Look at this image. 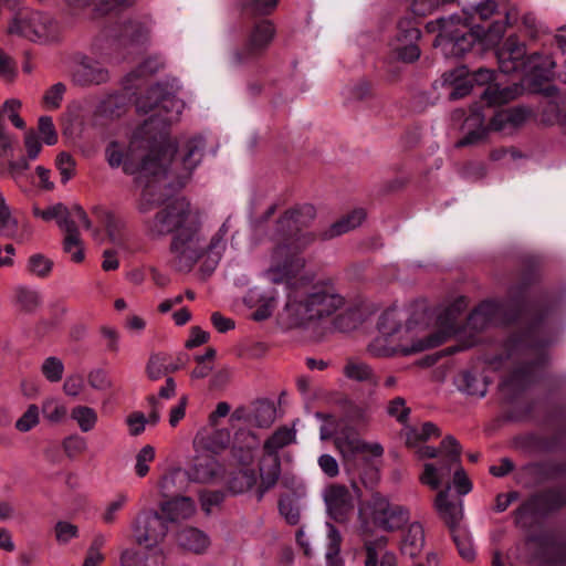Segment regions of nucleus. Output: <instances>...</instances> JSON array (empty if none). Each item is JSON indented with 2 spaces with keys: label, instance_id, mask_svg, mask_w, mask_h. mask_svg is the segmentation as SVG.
<instances>
[{
  "label": "nucleus",
  "instance_id": "f257e3e1",
  "mask_svg": "<svg viewBox=\"0 0 566 566\" xmlns=\"http://www.w3.org/2000/svg\"><path fill=\"white\" fill-rule=\"evenodd\" d=\"M229 219L206 241L201 213L186 198H175L146 222L147 235L160 239L171 234L169 245L175 268L189 272L201 261L202 269L212 272L227 249Z\"/></svg>",
  "mask_w": 566,
  "mask_h": 566
},
{
  "label": "nucleus",
  "instance_id": "f03ea898",
  "mask_svg": "<svg viewBox=\"0 0 566 566\" xmlns=\"http://www.w3.org/2000/svg\"><path fill=\"white\" fill-rule=\"evenodd\" d=\"M464 307L460 298L437 314L424 304L417 305L407 317L398 308H388L379 317L377 336L368 352L375 357L409 356L437 347L458 332V316Z\"/></svg>",
  "mask_w": 566,
  "mask_h": 566
},
{
  "label": "nucleus",
  "instance_id": "7ed1b4c3",
  "mask_svg": "<svg viewBox=\"0 0 566 566\" xmlns=\"http://www.w3.org/2000/svg\"><path fill=\"white\" fill-rule=\"evenodd\" d=\"M154 119L144 122L133 134L129 142L112 140L105 148V159L111 168L122 167L126 175L134 176L135 182L143 189L139 209L149 211L163 201L161 188L175 182L182 186L187 179H178L171 172L172 155L150 135Z\"/></svg>",
  "mask_w": 566,
  "mask_h": 566
},
{
  "label": "nucleus",
  "instance_id": "20e7f679",
  "mask_svg": "<svg viewBox=\"0 0 566 566\" xmlns=\"http://www.w3.org/2000/svg\"><path fill=\"white\" fill-rule=\"evenodd\" d=\"M182 106L181 101L161 84L151 86L147 94L140 96L136 102L139 113L151 112V115L145 120L154 119L150 135L156 136L157 142L165 148V155L167 153L172 155L171 172L180 180L191 176L193 169L200 164L205 149V140L201 137L186 139L177 145L169 140L167 127L178 119Z\"/></svg>",
  "mask_w": 566,
  "mask_h": 566
},
{
  "label": "nucleus",
  "instance_id": "39448f33",
  "mask_svg": "<svg viewBox=\"0 0 566 566\" xmlns=\"http://www.w3.org/2000/svg\"><path fill=\"white\" fill-rule=\"evenodd\" d=\"M496 8L494 0H482L463 8V22L458 15L440 19L441 28L436 45L441 48L446 56L461 57L478 41H484L486 44L496 43L505 31V24H513L516 21V9L506 12L505 23L494 22L488 30L474 24L476 17L480 20H488L494 14Z\"/></svg>",
  "mask_w": 566,
  "mask_h": 566
},
{
  "label": "nucleus",
  "instance_id": "423d86ee",
  "mask_svg": "<svg viewBox=\"0 0 566 566\" xmlns=\"http://www.w3.org/2000/svg\"><path fill=\"white\" fill-rule=\"evenodd\" d=\"M312 205L286 211L275 223L271 240L276 243L271 254L268 275L273 282H281L293 276L304 266L298 253L312 244L315 235L304 231L315 218Z\"/></svg>",
  "mask_w": 566,
  "mask_h": 566
},
{
  "label": "nucleus",
  "instance_id": "0eeeda50",
  "mask_svg": "<svg viewBox=\"0 0 566 566\" xmlns=\"http://www.w3.org/2000/svg\"><path fill=\"white\" fill-rule=\"evenodd\" d=\"M345 305L344 296L331 282H319L289 295L281 314L287 328L311 329Z\"/></svg>",
  "mask_w": 566,
  "mask_h": 566
},
{
  "label": "nucleus",
  "instance_id": "6e6552de",
  "mask_svg": "<svg viewBox=\"0 0 566 566\" xmlns=\"http://www.w3.org/2000/svg\"><path fill=\"white\" fill-rule=\"evenodd\" d=\"M439 436L440 430L433 422H424L420 428H406V443L409 448L416 449L419 459H433L442 454L439 465L424 463L419 475L420 483L431 490H439L442 486L444 480L450 476L452 467L460 463L461 457V446L452 436L446 437L439 449L424 444L426 441Z\"/></svg>",
  "mask_w": 566,
  "mask_h": 566
},
{
  "label": "nucleus",
  "instance_id": "1a4fd4ad",
  "mask_svg": "<svg viewBox=\"0 0 566 566\" xmlns=\"http://www.w3.org/2000/svg\"><path fill=\"white\" fill-rule=\"evenodd\" d=\"M8 32L41 44L55 42L61 34L59 23L50 14L32 10L18 12Z\"/></svg>",
  "mask_w": 566,
  "mask_h": 566
},
{
  "label": "nucleus",
  "instance_id": "9d476101",
  "mask_svg": "<svg viewBox=\"0 0 566 566\" xmlns=\"http://www.w3.org/2000/svg\"><path fill=\"white\" fill-rule=\"evenodd\" d=\"M275 33V27L271 21L262 20L255 23L243 46L231 52L229 63L232 66H241L256 62L272 43Z\"/></svg>",
  "mask_w": 566,
  "mask_h": 566
},
{
  "label": "nucleus",
  "instance_id": "9b49d317",
  "mask_svg": "<svg viewBox=\"0 0 566 566\" xmlns=\"http://www.w3.org/2000/svg\"><path fill=\"white\" fill-rule=\"evenodd\" d=\"M334 443L342 455L345 470L348 472L356 470L357 460L364 459L366 454L381 457L384 453V448L379 443H368L353 430L340 431L335 437Z\"/></svg>",
  "mask_w": 566,
  "mask_h": 566
},
{
  "label": "nucleus",
  "instance_id": "f8f14e48",
  "mask_svg": "<svg viewBox=\"0 0 566 566\" xmlns=\"http://www.w3.org/2000/svg\"><path fill=\"white\" fill-rule=\"evenodd\" d=\"M421 32L411 20H402L398 24L395 38L390 41V55L397 61L412 63L420 56L418 41Z\"/></svg>",
  "mask_w": 566,
  "mask_h": 566
},
{
  "label": "nucleus",
  "instance_id": "ddd939ff",
  "mask_svg": "<svg viewBox=\"0 0 566 566\" xmlns=\"http://www.w3.org/2000/svg\"><path fill=\"white\" fill-rule=\"evenodd\" d=\"M133 533L139 545L156 546L168 533L167 521L154 510L143 511L136 517Z\"/></svg>",
  "mask_w": 566,
  "mask_h": 566
},
{
  "label": "nucleus",
  "instance_id": "4468645a",
  "mask_svg": "<svg viewBox=\"0 0 566 566\" xmlns=\"http://www.w3.org/2000/svg\"><path fill=\"white\" fill-rule=\"evenodd\" d=\"M373 520L385 531H396L409 520V511L400 505L390 504L387 499L376 494L371 500Z\"/></svg>",
  "mask_w": 566,
  "mask_h": 566
},
{
  "label": "nucleus",
  "instance_id": "2eb2a0df",
  "mask_svg": "<svg viewBox=\"0 0 566 566\" xmlns=\"http://www.w3.org/2000/svg\"><path fill=\"white\" fill-rule=\"evenodd\" d=\"M512 352H522L527 357H536V361L528 363L526 366L517 369L511 377V384H517L522 380H531L535 369L545 360V353L542 346L533 340L532 335H527L522 339H512L510 342Z\"/></svg>",
  "mask_w": 566,
  "mask_h": 566
},
{
  "label": "nucleus",
  "instance_id": "dca6fc26",
  "mask_svg": "<svg viewBox=\"0 0 566 566\" xmlns=\"http://www.w3.org/2000/svg\"><path fill=\"white\" fill-rule=\"evenodd\" d=\"M109 80L108 70L96 59L82 56L72 71L74 84L83 87L101 85Z\"/></svg>",
  "mask_w": 566,
  "mask_h": 566
},
{
  "label": "nucleus",
  "instance_id": "f3484780",
  "mask_svg": "<svg viewBox=\"0 0 566 566\" xmlns=\"http://www.w3.org/2000/svg\"><path fill=\"white\" fill-rule=\"evenodd\" d=\"M499 67L505 74L521 72L526 67L525 45L515 36H509L496 53Z\"/></svg>",
  "mask_w": 566,
  "mask_h": 566
},
{
  "label": "nucleus",
  "instance_id": "a211bd4d",
  "mask_svg": "<svg viewBox=\"0 0 566 566\" xmlns=\"http://www.w3.org/2000/svg\"><path fill=\"white\" fill-rule=\"evenodd\" d=\"M450 484H447L444 490L438 492L434 500V507L439 516L448 525L451 534L461 531V522L463 518V502H451L449 500Z\"/></svg>",
  "mask_w": 566,
  "mask_h": 566
},
{
  "label": "nucleus",
  "instance_id": "6ab92c4d",
  "mask_svg": "<svg viewBox=\"0 0 566 566\" xmlns=\"http://www.w3.org/2000/svg\"><path fill=\"white\" fill-rule=\"evenodd\" d=\"M470 76L472 78V84L476 83L479 85H485L488 86L484 88V91L481 94V98L485 104L489 106L495 105V104H503L509 102L514 97V92L510 87H500L497 84H492L491 81L493 80L494 73L493 71L489 69H479L474 73H470Z\"/></svg>",
  "mask_w": 566,
  "mask_h": 566
},
{
  "label": "nucleus",
  "instance_id": "aec40b11",
  "mask_svg": "<svg viewBox=\"0 0 566 566\" xmlns=\"http://www.w3.org/2000/svg\"><path fill=\"white\" fill-rule=\"evenodd\" d=\"M324 501L328 514L335 521H344L346 514L353 510V497L344 485L333 484L324 490Z\"/></svg>",
  "mask_w": 566,
  "mask_h": 566
},
{
  "label": "nucleus",
  "instance_id": "412c9836",
  "mask_svg": "<svg viewBox=\"0 0 566 566\" xmlns=\"http://www.w3.org/2000/svg\"><path fill=\"white\" fill-rule=\"evenodd\" d=\"M388 539L379 536L374 539H365L364 548L366 558L365 566H397V556L387 549Z\"/></svg>",
  "mask_w": 566,
  "mask_h": 566
},
{
  "label": "nucleus",
  "instance_id": "4be33fe9",
  "mask_svg": "<svg viewBox=\"0 0 566 566\" xmlns=\"http://www.w3.org/2000/svg\"><path fill=\"white\" fill-rule=\"evenodd\" d=\"M530 111L522 106L501 109L490 119V129L511 133L522 126L530 117Z\"/></svg>",
  "mask_w": 566,
  "mask_h": 566
},
{
  "label": "nucleus",
  "instance_id": "5701e85b",
  "mask_svg": "<svg viewBox=\"0 0 566 566\" xmlns=\"http://www.w3.org/2000/svg\"><path fill=\"white\" fill-rule=\"evenodd\" d=\"M441 85L446 87L449 99H459L467 96L472 87V78L467 67L461 66L441 76Z\"/></svg>",
  "mask_w": 566,
  "mask_h": 566
},
{
  "label": "nucleus",
  "instance_id": "b1692460",
  "mask_svg": "<svg viewBox=\"0 0 566 566\" xmlns=\"http://www.w3.org/2000/svg\"><path fill=\"white\" fill-rule=\"evenodd\" d=\"M546 92L551 98L544 106L542 119L549 125L558 124L566 134V93L555 87H548Z\"/></svg>",
  "mask_w": 566,
  "mask_h": 566
},
{
  "label": "nucleus",
  "instance_id": "393cba45",
  "mask_svg": "<svg viewBox=\"0 0 566 566\" xmlns=\"http://www.w3.org/2000/svg\"><path fill=\"white\" fill-rule=\"evenodd\" d=\"M230 440L231 434L227 429H217L212 431L201 429L197 432L193 439V446L197 452L208 451L211 453H219L228 448Z\"/></svg>",
  "mask_w": 566,
  "mask_h": 566
},
{
  "label": "nucleus",
  "instance_id": "a878e982",
  "mask_svg": "<svg viewBox=\"0 0 566 566\" xmlns=\"http://www.w3.org/2000/svg\"><path fill=\"white\" fill-rule=\"evenodd\" d=\"M150 20L135 18L126 21L120 31V39L125 45H143L149 39Z\"/></svg>",
  "mask_w": 566,
  "mask_h": 566
},
{
  "label": "nucleus",
  "instance_id": "bb28decb",
  "mask_svg": "<svg viewBox=\"0 0 566 566\" xmlns=\"http://www.w3.org/2000/svg\"><path fill=\"white\" fill-rule=\"evenodd\" d=\"M485 115L480 109H475L465 119V127L470 130L465 136L458 143V146L474 145L483 142L486 138L490 129V124L485 125Z\"/></svg>",
  "mask_w": 566,
  "mask_h": 566
},
{
  "label": "nucleus",
  "instance_id": "cd10ccee",
  "mask_svg": "<svg viewBox=\"0 0 566 566\" xmlns=\"http://www.w3.org/2000/svg\"><path fill=\"white\" fill-rule=\"evenodd\" d=\"M219 469L220 465L213 455L197 454L190 468L189 476L193 481L209 483L217 476Z\"/></svg>",
  "mask_w": 566,
  "mask_h": 566
},
{
  "label": "nucleus",
  "instance_id": "c85d7f7f",
  "mask_svg": "<svg viewBox=\"0 0 566 566\" xmlns=\"http://www.w3.org/2000/svg\"><path fill=\"white\" fill-rule=\"evenodd\" d=\"M43 302L39 290L27 285H18L13 289V305L23 313L36 312Z\"/></svg>",
  "mask_w": 566,
  "mask_h": 566
},
{
  "label": "nucleus",
  "instance_id": "c756f323",
  "mask_svg": "<svg viewBox=\"0 0 566 566\" xmlns=\"http://www.w3.org/2000/svg\"><path fill=\"white\" fill-rule=\"evenodd\" d=\"M499 305L494 302L481 303L468 317L465 329L480 332L495 322Z\"/></svg>",
  "mask_w": 566,
  "mask_h": 566
},
{
  "label": "nucleus",
  "instance_id": "7c9ffc66",
  "mask_svg": "<svg viewBox=\"0 0 566 566\" xmlns=\"http://www.w3.org/2000/svg\"><path fill=\"white\" fill-rule=\"evenodd\" d=\"M424 543L426 538L422 525L419 523H412L402 535L400 552L405 556L416 558L422 552Z\"/></svg>",
  "mask_w": 566,
  "mask_h": 566
},
{
  "label": "nucleus",
  "instance_id": "2f4dec72",
  "mask_svg": "<svg viewBox=\"0 0 566 566\" xmlns=\"http://www.w3.org/2000/svg\"><path fill=\"white\" fill-rule=\"evenodd\" d=\"M343 374L349 380L361 382L370 387L378 386V377L373 368L359 359H347L343 367Z\"/></svg>",
  "mask_w": 566,
  "mask_h": 566
},
{
  "label": "nucleus",
  "instance_id": "473e14b6",
  "mask_svg": "<svg viewBox=\"0 0 566 566\" xmlns=\"http://www.w3.org/2000/svg\"><path fill=\"white\" fill-rule=\"evenodd\" d=\"M259 447V440L254 433L240 430L235 433L232 452L241 463L249 464L253 460V451Z\"/></svg>",
  "mask_w": 566,
  "mask_h": 566
},
{
  "label": "nucleus",
  "instance_id": "72a5a7b5",
  "mask_svg": "<svg viewBox=\"0 0 566 566\" xmlns=\"http://www.w3.org/2000/svg\"><path fill=\"white\" fill-rule=\"evenodd\" d=\"M57 224L65 232L64 250L72 252V249L76 248V252L73 254V261L77 263L83 261L84 252L80 240V232L75 221L70 218V213L63 216Z\"/></svg>",
  "mask_w": 566,
  "mask_h": 566
},
{
  "label": "nucleus",
  "instance_id": "f704fd0d",
  "mask_svg": "<svg viewBox=\"0 0 566 566\" xmlns=\"http://www.w3.org/2000/svg\"><path fill=\"white\" fill-rule=\"evenodd\" d=\"M163 512L170 522L190 518L196 512V504L190 497H176L161 506Z\"/></svg>",
  "mask_w": 566,
  "mask_h": 566
},
{
  "label": "nucleus",
  "instance_id": "c9c22d12",
  "mask_svg": "<svg viewBox=\"0 0 566 566\" xmlns=\"http://www.w3.org/2000/svg\"><path fill=\"white\" fill-rule=\"evenodd\" d=\"M256 483V474L252 468H241L229 473L227 486L233 494H242Z\"/></svg>",
  "mask_w": 566,
  "mask_h": 566
},
{
  "label": "nucleus",
  "instance_id": "e433bc0d",
  "mask_svg": "<svg viewBox=\"0 0 566 566\" xmlns=\"http://www.w3.org/2000/svg\"><path fill=\"white\" fill-rule=\"evenodd\" d=\"M178 544L190 552L202 553L210 544L209 537L200 530L187 527L177 535Z\"/></svg>",
  "mask_w": 566,
  "mask_h": 566
},
{
  "label": "nucleus",
  "instance_id": "4c0bfd02",
  "mask_svg": "<svg viewBox=\"0 0 566 566\" xmlns=\"http://www.w3.org/2000/svg\"><path fill=\"white\" fill-rule=\"evenodd\" d=\"M296 431L289 427L276 429L273 434L265 440L264 451L269 458H279L277 452L284 447L295 442Z\"/></svg>",
  "mask_w": 566,
  "mask_h": 566
},
{
  "label": "nucleus",
  "instance_id": "58836bf2",
  "mask_svg": "<svg viewBox=\"0 0 566 566\" xmlns=\"http://www.w3.org/2000/svg\"><path fill=\"white\" fill-rule=\"evenodd\" d=\"M554 66L555 62L552 56H544L539 53H534L528 55L526 59L524 75L534 78H547L551 75Z\"/></svg>",
  "mask_w": 566,
  "mask_h": 566
},
{
  "label": "nucleus",
  "instance_id": "ea45409f",
  "mask_svg": "<svg viewBox=\"0 0 566 566\" xmlns=\"http://www.w3.org/2000/svg\"><path fill=\"white\" fill-rule=\"evenodd\" d=\"M92 213L104 224L109 241L114 244H120L123 241V222L116 219L111 211L99 206L94 207Z\"/></svg>",
  "mask_w": 566,
  "mask_h": 566
},
{
  "label": "nucleus",
  "instance_id": "a19ab883",
  "mask_svg": "<svg viewBox=\"0 0 566 566\" xmlns=\"http://www.w3.org/2000/svg\"><path fill=\"white\" fill-rule=\"evenodd\" d=\"M281 474V463L279 458H270L269 465L260 468L261 483L256 489L258 501H261L264 494L274 488Z\"/></svg>",
  "mask_w": 566,
  "mask_h": 566
},
{
  "label": "nucleus",
  "instance_id": "79ce46f5",
  "mask_svg": "<svg viewBox=\"0 0 566 566\" xmlns=\"http://www.w3.org/2000/svg\"><path fill=\"white\" fill-rule=\"evenodd\" d=\"M366 218L364 209L358 208L344 216L338 221L334 222L329 230L325 233V238H333L344 234L357 227H359Z\"/></svg>",
  "mask_w": 566,
  "mask_h": 566
},
{
  "label": "nucleus",
  "instance_id": "37998d69",
  "mask_svg": "<svg viewBox=\"0 0 566 566\" xmlns=\"http://www.w3.org/2000/svg\"><path fill=\"white\" fill-rule=\"evenodd\" d=\"M169 355L154 353L149 356L146 365V374L150 380H158L161 377L176 371V367L168 366Z\"/></svg>",
  "mask_w": 566,
  "mask_h": 566
},
{
  "label": "nucleus",
  "instance_id": "c03bdc74",
  "mask_svg": "<svg viewBox=\"0 0 566 566\" xmlns=\"http://www.w3.org/2000/svg\"><path fill=\"white\" fill-rule=\"evenodd\" d=\"M129 496L127 493H117L109 502L106 503L102 514L101 521L105 525H113L117 521L118 513L128 503Z\"/></svg>",
  "mask_w": 566,
  "mask_h": 566
},
{
  "label": "nucleus",
  "instance_id": "a18cd8bd",
  "mask_svg": "<svg viewBox=\"0 0 566 566\" xmlns=\"http://www.w3.org/2000/svg\"><path fill=\"white\" fill-rule=\"evenodd\" d=\"M71 417L77 422L82 432L93 430L97 423V413L91 407L77 406L72 409Z\"/></svg>",
  "mask_w": 566,
  "mask_h": 566
},
{
  "label": "nucleus",
  "instance_id": "49530a36",
  "mask_svg": "<svg viewBox=\"0 0 566 566\" xmlns=\"http://www.w3.org/2000/svg\"><path fill=\"white\" fill-rule=\"evenodd\" d=\"M41 410L44 419L51 423H60L66 417V407L53 397L43 400Z\"/></svg>",
  "mask_w": 566,
  "mask_h": 566
},
{
  "label": "nucleus",
  "instance_id": "de8ad7c7",
  "mask_svg": "<svg viewBox=\"0 0 566 566\" xmlns=\"http://www.w3.org/2000/svg\"><path fill=\"white\" fill-rule=\"evenodd\" d=\"M27 269L30 274L44 279L52 272L53 261L43 254L36 253L29 258Z\"/></svg>",
  "mask_w": 566,
  "mask_h": 566
},
{
  "label": "nucleus",
  "instance_id": "09e8293b",
  "mask_svg": "<svg viewBox=\"0 0 566 566\" xmlns=\"http://www.w3.org/2000/svg\"><path fill=\"white\" fill-rule=\"evenodd\" d=\"M106 541V536L102 533L94 535L82 566H98L104 560V555L101 551Z\"/></svg>",
  "mask_w": 566,
  "mask_h": 566
},
{
  "label": "nucleus",
  "instance_id": "8fccbe9b",
  "mask_svg": "<svg viewBox=\"0 0 566 566\" xmlns=\"http://www.w3.org/2000/svg\"><path fill=\"white\" fill-rule=\"evenodd\" d=\"M41 373L50 382H59L63 378L64 364L59 357H46L41 365Z\"/></svg>",
  "mask_w": 566,
  "mask_h": 566
},
{
  "label": "nucleus",
  "instance_id": "3c124183",
  "mask_svg": "<svg viewBox=\"0 0 566 566\" xmlns=\"http://www.w3.org/2000/svg\"><path fill=\"white\" fill-rule=\"evenodd\" d=\"M17 229L18 221L12 217L4 197L0 193V233L7 237H12L17 232Z\"/></svg>",
  "mask_w": 566,
  "mask_h": 566
},
{
  "label": "nucleus",
  "instance_id": "603ef678",
  "mask_svg": "<svg viewBox=\"0 0 566 566\" xmlns=\"http://www.w3.org/2000/svg\"><path fill=\"white\" fill-rule=\"evenodd\" d=\"M461 390L471 396L484 397L488 390L486 382L471 373L462 375Z\"/></svg>",
  "mask_w": 566,
  "mask_h": 566
},
{
  "label": "nucleus",
  "instance_id": "864d4df0",
  "mask_svg": "<svg viewBox=\"0 0 566 566\" xmlns=\"http://www.w3.org/2000/svg\"><path fill=\"white\" fill-rule=\"evenodd\" d=\"M155 459V449L147 444L144 446L136 455L135 473L139 478H144L149 472V464Z\"/></svg>",
  "mask_w": 566,
  "mask_h": 566
},
{
  "label": "nucleus",
  "instance_id": "5fc2aeb1",
  "mask_svg": "<svg viewBox=\"0 0 566 566\" xmlns=\"http://www.w3.org/2000/svg\"><path fill=\"white\" fill-rule=\"evenodd\" d=\"M275 420V408L268 403L262 402L258 405L254 410L253 421L260 428L270 427Z\"/></svg>",
  "mask_w": 566,
  "mask_h": 566
},
{
  "label": "nucleus",
  "instance_id": "6e6d98bb",
  "mask_svg": "<svg viewBox=\"0 0 566 566\" xmlns=\"http://www.w3.org/2000/svg\"><path fill=\"white\" fill-rule=\"evenodd\" d=\"M39 407L30 405L24 413L17 420L15 428L21 432H28L39 423Z\"/></svg>",
  "mask_w": 566,
  "mask_h": 566
},
{
  "label": "nucleus",
  "instance_id": "4d7b16f0",
  "mask_svg": "<svg viewBox=\"0 0 566 566\" xmlns=\"http://www.w3.org/2000/svg\"><path fill=\"white\" fill-rule=\"evenodd\" d=\"M66 87L63 83L59 82L52 85L43 95V103L49 109H56L60 107Z\"/></svg>",
  "mask_w": 566,
  "mask_h": 566
},
{
  "label": "nucleus",
  "instance_id": "13d9d810",
  "mask_svg": "<svg viewBox=\"0 0 566 566\" xmlns=\"http://www.w3.org/2000/svg\"><path fill=\"white\" fill-rule=\"evenodd\" d=\"M62 447L69 458H75L86 451L87 443L85 438L73 434L63 440Z\"/></svg>",
  "mask_w": 566,
  "mask_h": 566
},
{
  "label": "nucleus",
  "instance_id": "bf43d9fd",
  "mask_svg": "<svg viewBox=\"0 0 566 566\" xmlns=\"http://www.w3.org/2000/svg\"><path fill=\"white\" fill-rule=\"evenodd\" d=\"M33 213L35 217L43 219L44 221L55 220L56 223L61 220V218L65 214H69V209L63 203H55L53 206L48 207L44 210H41L38 207L33 208Z\"/></svg>",
  "mask_w": 566,
  "mask_h": 566
},
{
  "label": "nucleus",
  "instance_id": "052dcab7",
  "mask_svg": "<svg viewBox=\"0 0 566 566\" xmlns=\"http://www.w3.org/2000/svg\"><path fill=\"white\" fill-rule=\"evenodd\" d=\"M130 0H66V2L75 8L93 6L96 10L104 11L113 7L126 4Z\"/></svg>",
  "mask_w": 566,
  "mask_h": 566
},
{
  "label": "nucleus",
  "instance_id": "680f3d73",
  "mask_svg": "<svg viewBox=\"0 0 566 566\" xmlns=\"http://www.w3.org/2000/svg\"><path fill=\"white\" fill-rule=\"evenodd\" d=\"M387 412L400 423H405L409 418L410 409L406 406V400L402 397H396L389 401Z\"/></svg>",
  "mask_w": 566,
  "mask_h": 566
},
{
  "label": "nucleus",
  "instance_id": "e2e57ef3",
  "mask_svg": "<svg viewBox=\"0 0 566 566\" xmlns=\"http://www.w3.org/2000/svg\"><path fill=\"white\" fill-rule=\"evenodd\" d=\"M56 167L61 174V181L66 184L74 175L75 161L67 153H61L56 157Z\"/></svg>",
  "mask_w": 566,
  "mask_h": 566
},
{
  "label": "nucleus",
  "instance_id": "0e129e2a",
  "mask_svg": "<svg viewBox=\"0 0 566 566\" xmlns=\"http://www.w3.org/2000/svg\"><path fill=\"white\" fill-rule=\"evenodd\" d=\"M55 538L60 544H67L71 539L77 537L78 528L76 525L66 522L60 521L55 524Z\"/></svg>",
  "mask_w": 566,
  "mask_h": 566
},
{
  "label": "nucleus",
  "instance_id": "69168bd1",
  "mask_svg": "<svg viewBox=\"0 0 566 566\" xmlns=\"http://www.w3.org/2000/svg\"><path fill=\"white\" fill-rule=\"evenodd\" d=\"M20 105L21 104L18 99H8L3 103L2 107L0 108V116H8V118L17 128L24 127L23 119L18 115V109L20 108Z\"/></svg>",
  "mask_w": 566,
  "mask_h": 566
},
{
  "label": "nucleus",
  "instance_id": "338daca9",
  "mask_svg": "<svg viewBox=\"0 0 566 566\" xmlns=\"http://www.w3.org/2000/svg\"><path fill=\"white\" fill-rule=\"evenodd\" d=\"M39 132L46 145H54L57 142V134L50 116H42L39 119Z\"/></svg>",
  "mask_w": 566,
  "mask_h": 566
},
{
  "label": "nucleus",
  "instance_id": "774afa93",
  "mask_svg": "<svg viewBox=\"0 0 566 566\" xmlns=\"http://www.w3.org/2000/svg\"><path fill=\"white\" fill-rule=\"evenodd\" d=\"M102 338L105 343L107 352L116 354L119 352V333L115 327L102 326L101 329Z\"/></svg>",
  "mask_w": 566,
  "mask_h": 566
}]
</instances>
